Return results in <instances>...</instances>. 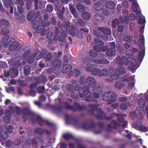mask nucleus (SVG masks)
Segmentation results:
<instances>
[{
	"label": "nucleus",
	"instance_id": "49",
	"mask_svg": "<svg viewBox=\"0 0 148 148\" xmlns=\"http://www.w3.org/2000/svg\"><path fill=\"white\" fill-rule=\"evenodd\" d=\"M45 88L43 86L39 87L37 89V90L39 93H42L45 91Z\"/></svg>",
	"mask_w": 148,
	"mask_h": 148
},
{
	"label": "nucleus",
	"instance_id": "38",
	"mask_svg": "<svg viewBox=\"0 0 148 148\" xmlns=\"http://www.w3.org/2000/svg\"><path fill=\"white\" fill-rule=\"evenodd\" d=\"M96 62H97V64L99 63H103L105 64H107L109 63V61L106 59H103L102 60H97L95 61Z\"/></svg>",
	"mask_w": 148,
	"mask_h": 148
},
{
	"label": "nucleus",
	"instance_id": "42",
	"mask_svg": "<svg viewBox=\"0 0 148 148\" xmlns=\"http://www.w3.org/2000/svg\"><path fill=\"white\" fill-rule=\"evenodd\" d=\"M120 24L119 21L117 19H115L113 21L112 23V26L113 27L115 28L117 25H119Z\"/></svg>",
	"mask_w": 148,
	"mask_h": 148
},
{
	"label": "nucleus",
	"instance_id": "30",
	"mask_svg": "<svg viewBox=\"0 0 148 148\" xmlns=\"http://www.w3.org/2000/svg\"><path fill=\"white\" fill-rule=\"evenodd\" d=\"M31 143L33 146H35L36 145V140L34 139V140H32L31 139H28L27 142H26V144H27L25 146V147L26 148H28L29 147V146L28 145V144H30Z\"/></svg>",
	"mask_w": 148,
	"mask_h": 148
},
{
	"label": "nucleus",
	"instance_id": "6",
	"mask_svg": "<svg viewBox=\"0 0 148 148\" xmlns=\"http://www.w3.org/2000/svg\"><path fill=\"white\" fill-rule=\"evenodd\" d=\"M116 95L112 92L105 93L103 96V99L105 101H108V104L112 103L116 101Z\"/></svg>",
	"mask_w": 148,
	"mask_h": 148
},
{
	"label": "nucleus",
	"instance_id": "4",
	"mask_svg": "<svg viewBox=\"0 0 148 148\" xmlns=\"http://www.w3.org/2000/svg\"><path fill=\"white\" fill-rule=\"evenodd\" d=\"M97 62L95 61H93L87 63V66L85 67L86 69L88 71H90L92 69V73L95 75H98L99 76L100 70L99 68H97Z\"/></svg>",
	"mask_w": 148,
	"mask_h": 148
},
{
	"label": "nucleus",
	"instance_id": "28",
	"mask_svg": "<svg viewBox=\"0 0 148 148\" xmlns=\"http://www.w3.org/2000/svg\"><path fill=\"white\" fill-rule=\"evenodd\" d=\"M142 125V123L140 121H135L134 122L133 126L136 130H138Z\"/></svg>",
	"mask_w": 148,
	"mask_h": 148
},
{
	"label": "nucleus",
	"instance_id": "11",
	"mask_svg": "<svg viewBox=\"0 0 148 148\" xmlns=\"http://www.w3.org/2000/svg\"><path fill=\"white\" fill-rule=\"evenodd\" d=\"M86 81L88 86L92 87L95 86L97 83L94 78L91 76H89L87 77Z\"/></svg>",
	"mask_w": 148,
	"mask_h": 148
},
{
	"label": "nucleus",
	"instance_id": "62",
	"mask_svg": "<svg viewBox=\"0 0 148 148\" xmlns=\"http://www.w3.org/2000/svg\"><path fill=\"white\" fill-rule=\"evenodd\" d=\"M119 107L120 108L124 110H125L127 108V106L124 103H121Z\"/></svg>",
	"mask_w": 148,
	"mask_h": 148
},
{
	"label": "nucleus",
	"instance_id": "29",
	"mask_svg": "<svg viewBox=\"0 0 148 148\" xmlns=\"http://www.w3.org/2000/svg\"><path fill=\"white\" fill-rule=\"evenodd\" d=\"M106 54L109 56H115L116 54L114 50H112L111 49H108L106 52Z\"/></svg>",
	"mask_w": 148,
	"mask_h": 148
},
{
	"label": "nucleus",
	"instance_id": "47",
	"mask_svg": "<svg viewBox=\"0 0 148 148\" xmlns=\"http://www.w3.org/2000/svg\"><path fill=\"white\" fill-rule=\"evenodd\" d=\"M53 9V6L51 5L48 4L47 8V11L48 12H51Z\"/></svg>",
	"mask_w": 148,
	"mask_h": 148
},
{
	"label": "nucleus",
	"instance_id": "41",
	"mask_svg": "<svg viewBox=\"0 0 148 148\" xmlns=\"http://www.w3.org/2000/svg\"><path fill=\"white\" fill-rule=\"evenodd\" d=\"M12 64L14 67H17L21 65V63L19 61L14 60L12 61Z\"/></svg>",
	"mask_w": 148,
	"mask_h": 148
},
{
	"label": "nucleus",
	"instance_id": "60",
	"mask_svg": "<svg viewBox=\"0 0 148 148\" xmlns=\"http://www.w3.org/2000/svg\"><path fill=\"white\" fill-rule=\"evenodd\" d=\"M117 48L119 51L121 53H123L124 52V49L123 48L122 45H120L119 46H118Z\"/></svg>",
	"mask_w": 148,
	"mask_h": 148
},
{
	"label": "nucleus",
	"instance_id": "58",
	"mask_svg": "<svg viewBox=\"0 0 148 148\" xmlns=\"http://www.w3.org/2000/svg\"><path fill=\"white\" fill-rule=\"evenodd\" d=\"M95 51L96 52H99L101 51L100 47L98 46H95L93 47Z\"/></svg>",
	"mask_w": 148,
	"mask_h": 148
},
{
	"label": "nucleus",
	"instance_id": "7",
	"mask_svg": "<svg viewBox=\"0 0 148 148\" xmlns=\"http://www.w3.org/2000/svg\"><path fill=\"white\" fill-rule=\"evenodd\" d=\"M138 102L139 106L137 108L136 113L138 114V112H139L141 114L142 112L145 111L146 103L143 99L142 98H139Z\"/></svg>",
	"mask_w": 148,
	"mask_h": 148
},
{
	"label": "nucleus",
	"instance_id": "13",
	"mask_svg": "<svg viewBox=\"0 0 148 148\" xmlns=\"http://www.w3.org/2000/svg\"><path fill=\"white\" fill-rule=\"evenodd\" d=\"M120 75L118 73L116 69L113 70V72L110 74V78L113 79H119Z\"/></svg>",
	"mask_w": 148,
	"mask_h": 148
},
{
	"label": "nucleus",
	"instance_id": "26",
	"mask_svg": "<svg viewBox=\"0 0 148 148\" xmlns=\"http://www.w3.org/2000/svg\"><path fill=\"white\" fill-rule=\"evenodd\" d=\"M99 29L100 31L107 35L110 34L111 33L110 30L107 28L103 27H99Z\"/></svg>",
	"mask_w": 148,
	"mask_h": 148
},
{
	"label": "nucleus",
	"instance_id": "52",
	"mask_svg": "<svg viewBox=\"0 0 148 148\" xmlns=\"http://www.w3.org/2000/svg\"><path fill=\"white\" fill-rule=\"evenodd\" d=\"M33 14L31 12H29L27 14V18L29 21H30L33 18Z\"/></svg>",
	"mask_w": 148,
	"mask_h": 148
},
{
	"label": "nucleus",
	"instance_id": "16",
	"mask_svg": "<svg viewBox=\"0 0 148 148\" xmlns=\"http://www.w3.org/2000/svg\"><path fill=\"white\" fill-rule=\"evenodd\" d=\"M106 7L110 9H112L114 8L115 5L114 3L112 1H108L105 3Z\"/></svg>",
	"mask_w": 148,
	"mask_h": 148
},
{
	"label": "nucleus",
	"instance_id": "63",
	"mask_svg": "<svg viewBox=\"0 0 148 148\" xmlns=\"http://www.w3.org/2000/svg\"><path fill=\"white\" fill-rule=\"evenodd\" d=\"M104 115V113L101 111H100L99 114L97 116V117L98 118H102Z\"/></svg>",
	"mask_w": 148,
	"mask_h": 148
},
{
	"label": "nucleus",
	"instance_id": "33",
	"mask_svg": "<svg viewBox=\"0 0 148 148\" xmlns=\"http://www.w3.org/2000/svg\"><path fill=\"white\" fill-rule=\"evenodd\" d=\"M24 73L26 76L28 75L30 73V66L29 65H26L24 70Z\"/></svg>",
	"mask_w": 148,
	"mask_h": 148
},
{
	"label": "nucleus",
	"instance_id": "10",
	"mask_svg": "<svg viewBox=\"0 0 148 148\" xmlns=\"http://www.w3.org/2000/svg\"><path fill=\"white\" fill-rule=\"evenodd\" d=\"M92 90L94 93L93 95L94 97L96 98H99V95L101 94L102 92V90L100 87H95L93 86L92 87Z\"/></svg>",
	"mask_w": 148,
	"mask_h": 148
},
{
	"label": "nucleus",
	"instance_id": "12",
	"mask_svg": "<svg viewBox=\"0 0 148 148\" xmlns=\"http://www.w3.org/2000/svg\"><path fill=\"white\" fill-rule=\"evenodd\" d=\"M40 22L39 21H35L33 25V28L36 29V31L38 33H40L42 30L41 26H40Z\"/></svg>",
	"mask_w": 148,
	"mask_h": 148
},
{
	"label": "nucleus",
	"instance_id": "25",
	"mask_svg": "<svg viewBox=\"0 0 148 148\" xmlns=\"http://www.w3.org/2000/svg\"><path fill=\"white\" fill-rule=\"evenodd\" d=\"M117 69L118 73L120 75V74H123L126 72L125 69L121 64H120V65L119 66Z\"/></svg>",
	"mask_w": 148,
	"mask_h": 148
},
{
	"label": "nucleus",
	"instance_id": "21",
	"mask_svg": "<svg viewBox=\"0 0 148 148\" xmlns=\"http://www.w3.org/2000/svg\"><path fill=\"white\" fill-rule=\"evenodd\" d=\"M132 11L133 12L135 11L136 12V14L138 13V12L139 11L138 10L139 8V6L136 1L133 2L132 3Z\"/></svg>",
	"mask_w": 148,
	"mask_h": 148
},
{
	"label": "nucleus",
	"instance_id": "45",
	"mask_svg": "<svg viewBox=\"0 0 148 148\" xmlns=\"http://www.w3.org/2000/svg\"><path fill=\"white\" fill-rule=\"evenodd\" d=\"M122 18H120V23L121 24H122L124 22L126 24H127L128 23L129 20L128 18V17L127 16H125L124 18V21L123 22V21L122 20Z\"/></svg>",
	"mask_w": 148,
	"mask_h": 148
},
{
	"label": "nucleus",
	"instance_id": "46",
	"mask_svg": "<svg viewBox=\"0 0 148 148\" xmlns=\"http://www.w3.org/2000/svg\"><path fill=\"white\" fill-rule=\"evenodd\" d=\"M95 17L96 19L99 20H103V18L101 16L100 14H96L95 16Z\"/></svg>",
	"mask_w": 148,
	"mask_h": 148
},
{
	"label": "nucleus",
	"instance_id": "14",
	"mask_svg": "<svg viewBox=\"0 0 148 148\" xmlns=\"http://www.w3.org/2000/svg\"><path fill=\"white\" fill-rule=\"evenodd\" d=\"M135 18L138 20V23L139 24L144 23L145 22L144 17L141 16V13L140 11L138 12L135 16Z\"/></svg>",
	"mask_w": 148,
	"mask_h": 148
},
{
	"label": "nucleus",
	"instance_id": "40",
	"mask_svg": "<svg viewBox=\"0 0 148 148\" xmlns=\"http://www.w3.org/2000/svg\"><path fill=\"white\" fill-rule=\"evenodd\" d=\"M47 38L49 40H51L53 39H54L55 40H57L56 39V37H54L53 34L52 32H50L47 34Z\"/></svg>",
	"mask_w": 148,
	"mask_h": 148
},
{
	"label": "nucleus",
	"instance_id": "56",
	"mask_svg": "<svg viewBox=\"0 0 148 148\" xmlns=\"http://www.w3.org/2000/svg\"><path fill=\"white\" fill-rule=\"evenodd\" d=\"M52 58V54L51 53H48L45 59L47 61H49Z\"/></svg>",
	"mask_w": 148,
	"mask_h": 148
},
{
	"label": "nucleus",
	"instance_id": "20",
	"mask_svg": "<svg viewBox=\"0 0 148 148\" xmlns=\"http://www.w3.org/2000/svg\"><path fill=\"white\" fill-rule=\"evenodd\" d=\"M145 49H143L139 52L138 55V58L137 59L138 61L139 62L138 64L139 63V62L140 63L142 61L145 56Z\"/></svg>",
	"mask_w": 148,
	"mask_h": 148
},
{
	"label": "nucleus",
	"instance_id": "32",
	"mask_svg": "<svg viewBox=\"0 0 148 148\" xmlns=\"http://www.w3.org/2000/svg\"><path fill=\"white\" fill-rule=\"evenodd\" d=\"M0 136L3 139H6L8 137V135L6 132L3 130L0 132Z\"/></svg>",
	"mask_w": 148,
	"mask_h": 148
},
{
	"label": "nucleus",
	"instance_id": "54",
	"mask_svg": "<svg viewBox=\"0 0 148 148\" xmlns=\"http://www.w3.org/2000/svg\"><path fill=\"white\" fill-rule=\"evenodd\" d=\"M124 47L127 50L130 49L132 47V45L131 44H128L127 43L124 44Z\"/></svg>",
	"mask_w": 148,
	"mask_h": 148
},
{
	"label": "nucleus",
	"instance_id": "35",
	"mask_svg": "<svg viewBox=\"0 0 148 148\" xmlns=\"http://www.w3.org/2000/svg\"><path fill=\"white\" fill-rule=\"evenodd\" d=\"M71 4L69 5L70 6V12L73 14L75 17H77L78 15L76 13V11L74 7H71Z\"/></svg>",
	"mask_w": 148,
	"mask_h": 148
},
{
	"label": "nucleus",
	"instance_id": "61",
	"mask_svg": "<svg viewBox=\"0 0 148 148\" xmlns=\"http://www.w3.org/2000/svg\"><path fill=\"white\" fill-rule=\"evenodd\" d=\"M13 127L10 125L8 126L7 128L8 131L10 133H12L13 132Z\"/></svg>",
	"mask_w": 148,
	"mask_h": 148
},
{
	"label": "nucleus",
	"instance_id": "22",
	"mask_svg": "<svg viewBox=\"0 0 148 148\" xmlns=\"http://www.w3.org/2000/svg\"><path fill=\"white\" fill-rule=\"evenodd\" d=\"M71 66L69 64H67L64 66L63 68L62 72L63 73H66L71 69Z\"/></svg>",
	"mask_w": 148,
	"mask_h": 148
},
{
	"label": "nucleus",
	"instance_id": "3",
	"mask_svg": "<svg viewBox=\"0 0 148 148\" xmlns=\"http://www.w3.org/2000/svg\"><path fill=\"white\" fill-rule=\"evenodd\" d=\"M9 108L10 110H7L6 111L5 116L4 118L5 121L7 123H9L10 121V118L12 115V112H16L18 115L20 114L21 113L20 108L16 106L15 105L13 104L12 106H10Z\"/></svg>",
	"mask_w": 148,
	"mask_h": 148
},
{
	"label": "nucleus",
	"instance_id": "31",
	"mask_svg": "<svg viewBox=\"0 0 148 148\" xmlns=\"http://www.w3.org/2000/svg\"><path fill=\"white\" fill-rule=\"evenodd\" d=\"M45 132H47L46 131H44L42 129L38 128L36 129L35 133L36 136L37 134L40 135H42Z\"/></svg>",
	"mask_w": 148,
	"mask_h": 148
},
{
	"label": "nucleus",
	"instance_id": "23",
	"mask_svg": "<svg viewBox=\"0 0 148 148\" xmlns=\"http://www.w3.org/2000/svg\"><path fill=\"white\" fill-rule=\"evenodd\" d=\"M67 89L68 90L71 91H74L75 89L77 90H80V88L79 86L77 85L76 88H75L73 85L71 84L68 85L67 86Z\"/></svg>",
	"mask_w": 148,
	"mask_h": 148
},
{
	"label": "nucleus",
	"instance_id": "24",
	"mask_svg": "<svg viewBox=\"0 0 148 148\" xmlns=\"http://www.w3.org/2000/svg\"><path fill=\"white\" fill-rule=\"evenodd\" d=\"M109 74L108 71L106 69H103L100 71L99 76L106 77Z\"/></svg>",
	"mask_w": 148,
	"mask_h": 148
},
{
	"label": "nucleus",
	"instance_id": "34",
	"mask_svg": "<svg viewBox=\"0 0 148 148\" xmlns=\"http://www.w3.org/2000/svg\"><path fill=\"white\" fill-rule=\"evenodd\" d=\"M9 25V23L7 21L4 20H0V27H1L2 25L5 27L8 26Z\"/></svg>",
	"mask_w": 148,
	"mask_h": 148
},
{
	"label": "nucleus",
	"instance_id": "15",
	"mask_svg": "<svg viewBox=\"0 0 148 148\" xmlns=\"http://www.w3.org/2000/svg\"><path fill=\"white\" fill-rule=\"evenodd\" d=\"M69 25L68 23L67 24H62L61 27V28L62 30L64 31V33H61V35L64 37H66L67 36V34L66 32H65L66 31H68V29H69Z\"/></svg>",
	"mask_w": 148,
	"mask_h": 148
},
{
	"label": "nucleus",
	"instance_id": "5",
	"mask_svg": "<svg viewBox=\"0 0 148 148\" xmlns=\"http://www.w3.org/2000/svg\"><path fill=\"white\" fill-rule=\"evenodd\" d=\"M82 90L83 92V94L79 92V95L81 97L83 98L85 97H86L85 100L87 101H94L93 99L92 93L90 91V89L88 87L84 86Z\"/></svg>",
	"mask_w": 148,
	"mask_h": 148
},
{
	"label": "nucleus",
	"instance_id": "57",
	"mask_svg": "<svg viewBox=\"0 0 148 148\" xmlns=\"http://www.w3.org/2000/svg\"><path fill=\"white\" fill-rule=\"evenodd\" d=\"M9 33V29H3L1 31V33L3 35H7Z\"/></svg>",
	"mask_w": 148,
	"mask_h": 148
},
{
	"label": "nucleus",
	"instance_id": "1",
	"mask_svg": "<svg viewBox=\"0 0 148 148\" xmlns=\"http://www.w3.org/2000/svg\"><path fill=\"white\" fill-rule=\"evenodd\" d=\"M116 62L121 64L123 63L127 65L129 63L130 65L129 69L132 73L134 72L136 70L138 67V62L134 58H127L126 57L123 56L121 58L120 56L118 57L116 59Z\"/></svg>",
	"mask_w": 148,
	"mask_h": 148
},
{
	"label": "nucleus",
	"instance_id": "48",
	"mask_svg": "<svg viewBox=\"0 0 148 148\" xmlns=\"http://www.w3.org/2000/svg\"><path fill=\"white\" fill-rule=\"evenodd\" d=\"M90 55L92 56H96L97 54V53L95 52L93 50H90L89 52Z\"/></svg>",
	"mask_w": 148,
	"mask_h": 148
},
{
	"label": "nucleus",
	"instance_id": "37",
	"mask_svg": "<svg viewBox=\"0 0 148 148\" xmlns=\"http://www.w3.org/2000/svg\"><path fill=\"white\" fill-rule=\"evenodd\" d=\"M90 14L88 12H84L82 15V17L85 19H88L90 18Z\"/></svg>",
	"mask_w": 148,
	"mask_h": 148
},
{
	"label": "nucleus",
	"instance_id": "27",
	"mask_svg": "<svg viewBox=\"0 0 148 148\" xmlns=\"http://www.w3.org/2000/svg\"><path fill=\"white\" fill-rule=\"evenodd\" d=\"M52 64L55 67H58L62 64V62L60 59H56L52 62Z\"/></svg>",
	"mask_w": 148,
	"mask_h": 148
},
{
	"label": "nucleus",
	"instance_id": "36",
	"mask_svg": "<svg viewBox=\"0 0 148 148\" xmlns=\"http://www.w3.org/2000/svg\"><path fill=\"white\" fill-rule=\"evenodd\" d=\"M4 2V5L6 7H8L12 4V2L11 0H2Z\"/></svg>",
	"mask_w": 148,
	"mask_h": 148
},
{
	"label": "nucleus",
	"instance_id": "43",
	"mask_svg": "<svg viewBox=\"0 0 148 148\" xmlns=\"http://www.w3.org/2000/svg\"><path fill=\"white\" fill-rule=\"evenodd\" d=\"M63 137L64 139L66 140H68L72 137V135L69 133H66L64 134Z\"/></svg>",
	"mask_w": 148,
	"mask_h": 148
},
{
	"label": "nucleus",
	"instance_id": "53",
	"mask_svg": "<svg viewBox=\"0 0 148 148\" xmlns=\"http://www.w3.org/2000/svg\"><path fill=\"white\" fill-rule=\"evenodd\" d=\"M122 6L125 8H127L129 7L128 2L127 1L124 0L122 3Z\"/></svg>",
	"mask_w": 148,
	"mask_h": 148
},
{
	"label": "nucleus",
	"instance_id": "44",
	"mask_svg": "<svg viewBox=\"0 0 148 148\" xmlns=\"http://www.w3.org/2000/svg\"><path fill=\"white\" fill-rule=\"evenodd\" d=\"M95 42L97 44L99 45H103V43L98 38H95L94 40Z\"/></svg>",
	"mask_w": 148,
	"mask_h": 148
},
{
	"label": "nucleus",
	"instance_id": "55",
	"mask_svg": "<svg viewBox=\"0 0 148 148\" xmlns=\"http://www.w3.org/2000/svg\"><path fill=\"white\" fill-rule=\"evenodd\" d=\"M138 130L143 132H146L147 130V128L146 127L143 126V125H142L140 127V129L139 130Z\"/></svg>",
	"mask_w": 148,
	"mask_h": 148
},
{
	"label": "nucleus",
	"instance_id": "18",
	"mask_svg": "<svg viewBox=\"0 0 148 148\" xmlns=\"http://www.w3.org/2000/svg\"><path fill=\"white\" fill-rule=\"evenodd\" d=\"M93 7L95 9L96 11H100L103 9V4L100 2H96L94 3Z\"/></svg>",
	"mask_w": 148,
	"mask_h": 148
},
{
	"label": "nucleus",
	"instance_id": "9",
	"mask_svg": "<svg viewBox=\"0 0 148 148\" xmlns=\"http://www.w3.org/2000/svg\"><path fill=\"white\" fill-rule=\"evenodd\" d=\"M4 75L6 77L9 76L12 78H15L18 75V71L15 69H12L10 70L9 71H4Z\"/></svg>",
	"mask_w": 148,
	"mask_h": 148
},
{
	"label": "nucleus",
	"instance_id": "19",
	"mask_svg": "<svg viewBox=\"0 0 148 148\" xmlns=\"http://www.w3.org/2000/svg\"><path fill=\"white\" fill-rule=\"evenodd\" d=\"M137 45L139 49L143 48L144 46V39L142 35L140 36L139 39L138 41Z\"/></svg>",
	"mask_w": 148,
	"mask_h": 148
},
{
	"label": "nucleus",
	"instance_id": "17",
	"mask_svg": "<svg viewBox=\"0 0 148 148\" xmlns=\"http://www.w3.org/2000/svg\"><path fill=\"white\" fill-rule=\"evenodd\" d=\"M32 56L33 58H32L31 61L29 60V63L32 62L34 60H38L40 59L42 57V56L41 52L38 51L37 53H36L35 54H34Z\"/></svg>",
	"mask_w": 148,
	"mask_h": 148
},
{
	"label": "nucleus",
	"instance_id": "39",
	"mask_svg": "<svg viewBox=\"0 0 148 148\" xmlns=\"http://www.w3.org/2000/svg\"><path fill=\"white\" fill-rule=\"evenodd\" d=\"M77 9L80 11H82L85 10L84 6L81 3H79L77 5Z\"/></svg>",
	"mask_w": 148,
	"mask_h": 148
},
{
	"label": "nucleus",
	"instance_id": "50",
	"mask_svg": "<svg viewBox=\"0 0 148 148\" xmlns=\"http://www.w3.org/2000/svg\"><path fill=\"white\" fill-rule=\"evenodd\" d=\"M72 29H69L70 30V34L73 36H74L75 35V33L74 31V29H75V27L73 26H71Z\"/></svg>",
	"mask_w": 148,
	"mask_h": 148
},
{
	"label": "nucleus",
	"instance_id": "2",
	"mask_svg": "<svg viewBox=\"0 0 148 148\" xmlns=\"http://www.w3.org/2000/svg\"><path fill=\"white\" fill-rule=\"evenodd\" d=\"M14 39L13 37L10 38L8 36H5L2 39L1 42L3 46L5 47L8 46L12 42L10 47V50L13 51L16 49L19 46V44L18 42L14 41Z\"/></svg>",
	"mask_w": 148,
	"mask_h": 148
},
{
	"label": "nucleus",
	"instance_id": "64",
	"mask_svg": "<svg viewBox=\"0 0 148 148\" xmlns=\"http://www.w3.org/2000/svg\"><path fill=\"white\" fill-rule=\"evenodd\" d=\"M46 23H44V22H42L41 23V25L44 27H47L49 26L50 25V23L49 22H45Z\"/></svg>",
	"mask_w": 148,
	"mask_h": 148
},
{
	"label": "nucleus",
	"instance_id": "8",
	"mask_svg": "<svg viewBox=\"0 0 148 148\" xmlns=\"http://www.w3.org/2000/svg\"><path fill=\"white\" fill-rule=\"evenodd\" d=\"M133 79V78L131 77H125L123 79V81L116 82L115 84V87L118 89H120L123 87L125 84L123 81L127 82L132 81Z\"/></svg>",
	"mask_w": 148,
	"mask_h": 148
},
{
	"label": "nucleus",
	"instance_id": "51",
	"mask_svg": "<svg viewBox=\"0 0 148 148\" xmlns=\"http://www.w3.org/2000/svg\"><path fill=\"white\" fill-rule=\"evenodd\" d=\"M125 40L128 42H130L132 41V38L129 36H127L124 37Z\"/></svg>",
	"mask_w": 148,
	"mask_h": 148
},
{
	"label": "nucleus",
	"instance_id": "59",
	"mask_svg": "<svg viewBox=\"0 0 148 148\" xmlns=\"http://www.w3.org/2000/svg\"><path fill=\"white\" fill-rule=\"evenodd\" d=\"M100 30L99 29V28L98 29H95V30L94 32V35L96 36H99L100 34Z\"/></svg>",
	"mask_w": 148,
	"mask_h": 148
}]
</instances>
